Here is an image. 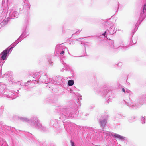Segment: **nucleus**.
Instances as JSON below:
<instances>
[{
    "mask_svg": "<svg viewBox=\"0 0 146 146\" xmlns=\"http://www.w3.org/2000/svg\"><path fill=\"white\" fill-rule=\"evenodd\" d=\"M19 119L21 121L24 122H27L30 123L31 125L33 127L37 128L40 130L44 131L45 128L42 126L40 123V121L38 119V118L36 116H33L31 120L25 117H19Z\"/></svg>",
    "mask_w": 146,
    "mask_h": 146,
    "instance_id": "nucleus-1",
    "label": "nucleus"
},
{
    "mask_svg": "<svg viewBox=\"0 0 146 146\" xmlns=\"http://www.w3.org/2000/svg\"><path fill=\"white\" fill-rule=\"evenodd\" d=\"M6 86L5 84L0 82V96L6 97L14 99L18 96V92L14 91L12 92L6 89Z\"/></svg>",
    "mask_w": 146,
    "mask_h": 146,
    "instance_id": "nucleus-2",
    "label": "nucleus"
},
{
    "mask_svg": "<svg viewBox=\"0 0 146 146\" xmlns=\"http://www.w3.org/2000/svg\"><path fill=\"white\" fill-rule=\"evenodd\" d=\"M123 101L126 103V105L131 108L136 109L140 107L141 105L143 104L144 101L146 102V94L140 96L136 101V102L134 103L132 102L126 103L125 100H123Z\"/></svg>",
    "mask_w": 146,
    "mask_h": 146,
    "instance_id": "nucleus-3",
    "label": "nucleus"
},
{
    "mask_svg": "<svg viewBox=\"0 0 146 146\" xmlns=\"http://www.w3.org/2000/svg\"><path fill=\"white\" fill-rule=\"evenodd\" d=\"M63 115L62 117L63 119L68 118V117H73L74 115L76 114H78V111L76 110H74L69 113V110L68 109H65L64 108H63Z\"/></svg>",
    "mask_w": 146,
    "mask_h": 146,
    "instance_id": "nucleus-4",
    "label": "nucleus"
},
{
    "mask_svg": "<svg viewBox=\"0 0 146 146\" xmlns=\"http://www.w3.org/2000/svg\"><path fill=\"white\" fill-rule=\"evenodd\" d=\"M114 42L112 40H110L109 42V46L113 49L115 50H125L129 46L132 45L131 42V40L130 41V42L129 44L127 45L123 44V46H120L117 47H115L114 45Z\"/></svg>",
    "mask_w": 146,
    "mask_h": 146,
    "instance_id": "nucleus-5",
    "label": "nucleus"
},
{
    "mask_svg": "<svg viewBox=\"0 0 146 146\" xmlns=\"http://www.w3.org/2000/svg\"><path fill=\"white\" fill-rule=\"evenodd\" d=\"M17 41V39L11 44V47L10 48H7L4 50L1 54H0V56L1 58L4 60L7 59V56L8 54L9 53L11 50L13 48L15 47L16 45L20 42H18Z\"/></svg>",
    "mask_w": 146,
    "mask_h": 146,
    "instance_id": "nucleus-6",
    "label": "nucleus"
},
{
    "mask_svg": "<svg viewBox=\"0 0 146 146\" xmlns=\"http://www.w3.org/2000/svg\"><path fill=\"white\" fill-rule=\"evenodd\" d=\"M33 77L34 78L32 80V81H28L27 82L24 83V85L25 86H28L30 84H33V83L37 84L39 82V80L40 77V75L39 73L36 72L35 73L33 74Z\"/></svg>",
    "mask_w": 146,
    "mask_h": 146,
    "instance_id": "nucleus-7",
    "label": "nucleus"
},
{
    "mask_svg": "<svg viewBox=\"0 0 146 146\" xmlns=\"http://www.w3.org/2000/svg\"><path fill=\"white\" fill-rule=\"evenodd\" d=\"M103 132H102V134H103L104 136L105 137H109L111 136V135H112L114 137L117 138L119 139L121 141H123L125 139V137L121 136L119 135L116 133L112 134L109 131H103Z\"/></svg>",
    "mask_w": 146,
    "mask_h": 146,
    "instance_id": "nucleus-8",
    "label": "nucleus"
},
{
    "mask_svg": "<svg viewBox=\"0 0 146 146\" xmlns=\"http://www.w3.org/2000/svg\"><path fill=\"white\" fill-rule=\"evenodd\" d=\"M16 9L15 7L10 9V10L8 11L7 14L9 13V17L12 18H17L18 17V14L16 11Z\"/></svg>",
    "mask_w": 146,
    "mask_h": 146,
    "instance_id": "nucleus-9",
    "label": "nucleus"
},
{
    "mask_svg": "<svg viewBox=\"0 0 146 146\" xmlns=\"http://www.w3.org/2000/svg\"><path fill=\"white\" fill-rule=\"evenodd\" d=\"M26 26H25L22 30V33L20 36L17 39V41L18 42H21L24 38L27 37L29 35V33L26 30Z\"/></svg>",
    "mask_w": 146,
    "mask_h": 146,
    "instance_id": "nucleus-10",
    "label": "nucleus"
},
{
    "mask_svg": "<svg viewBox=\"0 0 146 146\" xmlns=\"http://www.w3.org/2000/svg\"><path fill=\"white\" fill-rule=\"evenodd\" d=\"M115 27L113 25H111L110 26V28L108 31V34H107V31H106L104 33L102 34V35L105 37H106L108 39L107 37V35H108V34L110 35H113L116 32V30L115 29Z\"/></svg>",
    "mask_w": 146,
    "mask_h": 146,
    "instance_id": "nucleus-11",
    "label": "nucleus"
},
{
    "mask_svg": "<svg viewBox=\"0 0 146 146\" xmlns=\"http://www.w3.org/2000/svg\"><path fill=\"white\" fill-rule=\"evenodd\" d=\"M67 48L64 46L63 45V44H58L56 46L55 51L56 53H58L59 52L63 50L67 49Z\"/></svg>",
    "mask_w": 146,
    "mask_h": 146,
    "instance_id": "nucleus-12",
    "label": "nucleus"
},
{
    "mask_svg": "<svg viewBox=\"0 0 146 146\" xmlns=\"http://www.w3.org/2000/svg\"><path fill=\"white\" fill-rule=\"evenodd\" d=\"M44 78H45V79L44 80H43L42 81V83H44L45 84H48V85H47V86L50 88V87L48 86L51 84L53 83V82H52V78H50L48 79L47 76H44Z\"/></svg>",
    "mask_w": 146,
    "mask_h": 146,
    "instance_id": "nucleus-13",
    "label": "nucleus"
},
{
    "mask_svg": "<svg viewBox=\"0 0 146 146\" xmlns=\"http://www.w3.org/2000/svg\"><path fill=\"white\" fill-rule=\"evenodd\" d=\"M24 4L23 7L26 9H29L30 7V4L28 0H23Z\"/></svg>",
    "mask_w": 146,
    "mask_h": 146,
    "instance_id": "nucleus-14",
    "label": "nucleus"
},
{
    "mask_svg": "<svg viewBox=\"0 0 146 146\" xmlns=\"http://www.w3.org/2000/svg\"><path fill=\"white\" fill-rule=\"evenodd\" d=\"M63 66L65 68L66 71H69L70 69V67L66 63H65L62 60H60Z\"/></svg>",
    "mask_w": 146,
    "mask_h": 146,
    "instance_id": "nucleus-15",
    "label": "nucleus"
},
{
    "mask_svg": "<svg viewBox=\"0 0 146 146\" xmlns=\"http://www.w3.org/2000/svg\"><path fill=\"white\" fill-rule=\"evenodd\" d=\"M106 119H104L102 120L101 119L100 120V123L102 128H103L105 127L106 123Z\"/></svg>",
    "mask_w": 146,
    "mask_h": 146,
    "instance_id": "nucleus-16",
    "label": "nucleus"
},
{
    "mask_svg": "<svg viewBox=\"0 0 146 146\" xmlns=\"http://www.w3.org/2000/svg\"><path fill=\"white\" fill-rule=\"evenodd\" d=\"M122 91L123 92L125 93H127L129 94V98H130V96L131 95L133 94V93L131 91L125 88V89L122 88Z\"/></svg>",
    "mask_w": 146,
    "mask_h": 146,
    "instance_id": "nucleus-17",
    "label": "nucleus"
},
{
    "mask_svg": "<svg viewBox=\"0 0 146 146\" xmlns=\"http://www.w3.org/2000/svg\"><path fill=\"white\" fill-rule=\"evenodd\" d=\"M8 19H4L3 21L0 24V28L2 26H3L7 24L8 22Z\"/></svg>",
    "mask_w": 146,
    "mask_h": 146,
    "instance_id": "nucleus-18",
    "label": "nucleus"
},
{
    "mask_svg": "<svg viewBox=\"0 0 146 146\" xmlns=\"http://www.w3.org/2000/svg\"><path fill=\"white\" fill-rule=\"evenodd\" d=\"M145 116H142L141 118V122L142 124H145Z\"/></svg>",
    "mask_w": 146,
    "mask_h": 146,
    "instance_id": "nucleus-19",
    "label": "nucleus"
},
{
    "mask_svg": "<svg viewBox=\"0 0 146 146\" xmlns=\"http://www.w3.org/2000/svg\"><path fill=\"white\" fill-rule=\"evenodd\" d=\"M74 83V82L73 80H70L68 82V84L69 86H72Z\"/></svg>",
    "mask_w": 146,
    "mask_h": 146,
    "instance_id": "nucleus-20",
    "label": "nucleus"
},
{
    "mask_svg": "<svg viewBox=\"0 0 146 146\" xmlns=\"http://www.w3.org/2000/svg\"><path fill=\"white\" fill-rule=\"evenodd\" d=\"M136 118L134 116L129 119L128 121L130 122H132L134 121Z\"/></svg>",
    "mask_w": 146,
    "mask_h": 146,
    "instance_id": "nucleus-21",
    "label": "nucleus"
},
{
    "mask_svg": "<svg viewBox=\"0 0 146 146\" xmlns=\"http://www.w3.org/2000/svg\"><path fill=\"white\" fill-rule=\"evenodd\" d=\"M3 127L4 128V129H5L6 131H9L11 130V127L10 126L4 125Z\"/></svg>",
    "mask_w": 146,
    "mask_h": 146,
    "instance_id": "nucleus-22",
    "label": "nucleus"
},
{
    "mask_svg": "<svg viewBox=\"0 0 146 146\" xmlns=\"http://www.w3.org/2000/svg\"><path fill=\"white\" fill-rule=\"evenodd\" d=\"M65 50H63L61 51H60V52H59L58 53H59L60 55L61 56H63L64 54Z\"/></svg>",
    "mask_w": 146,
    "mask_h": 146,
    "instance_id": "nucleus-23",
    "label": "nucleus"
},
{
    "mask_svg": "<svg viewBox=\"0 0 146 146\" xmlns=\"http://www.w3.org/2000/svg\"><path fill=\"white\" fill-rule=\"evenodd\" d=\"M81 31V30H80V29L78 30L75 33H74L72 35V36L74 35H75L76 34H79L80 33V32Z\"/></svg>",
    "mask_w": 146,
    "mask_h": 146,
    "instance_id": "nucleus-24",
    "label": "nucleus"
},
{
    "mask_svg": "<svg viewBox=\"0 0 146 146\" xmlns=\"http://www.w3.org/2000/svg\"><path fill=\"white\" fill-rule=\"evenodd\" d=\"M83 39V38H80L78 39H76L75 40L76 41H80L81 42H82V40ZM82 43H81V44H82Z\"/></svg>",
    "mask_w": 146,
    "mask_h": 146,
    "instance_id": "nucleus-25",
    "label": "nucleus"
},
{
    "mask_svg": "<svg viewBox=\"0 0 146 146\" xmlns=\"http://www.w3.org/2000/svg\"><path fill=\"white\" fill-rule=\"evenodd\" d=\"M103 92H104V94H106L108 92V90L107 89H105L103 90Z\"/></svg>",
    "mask_w": 146,
    "mask_h": 146,
    "instance_id": "nucleus-26",
    "label": "nucleus"
},
{
    "mask_svg": "<svg viewBox=\"0 0 146 146\" xmlns=\"http://www.w3.org/2000/svg\"><path fill=\"white\" fill-rule=\"evenodd\" d=\"M16 84L18 85H22L23 84L22 82L21 81H18L17 83Z\"/></svg>",
    "mask_w": 146,
    "mask_h": 146,
    "instance_id": "nucleus-27",
    "label": "nucleus"
},
{
    "mask_svg": "<svg viewBox=\"0 0 146 146\" xmlns=\"http://www.w3.org/2000/svg\"><path fill=\"white\" fill-rule=\"evenodd\" d=\"M132 42L133 44H135L137 42V40L136 39L133 40H132Z\"/></svg>",
    "mask_w": 146,
    "mask_h": 146,
    "instance_id": "nucleus-28",
    "label": "nucleus"
},
{
    "mask_svg": "<svg viewBox=\"0 0 146 146\" xmlns=\"http://www.w3.org/2000/svg\"><path fill=\"white\" fill-rule=\"evenodd\" d=\"M137 24L135 25L136 27L134 29V32H135V31H136L137 30V29H138V27H137Z\"/></svg>",
    "mask_w": 146,
    "mask_h": 146,
    "instance_id": "nucleus-29",
    "label": "nucleus"
},
{
    "mask_svg": "<svg viewBox=\"0 0 146 146\" xmlns=\"http://www.w3.org/2000/svg\"><path fill=\"white\" fill-rule=\"evenodd\" d=\"M71 145L72 146H75L74 143L72 141H71Z\"/></svg>",
    "mask_w": 146,
    "mask_h": 146,
    "instance_id": "nucleus-30",
    "label": "nucleus"
},
{
    "mask_svg": "<svg viewBox=\"0 0 146 146\" xmlns=\"http://www.w3.org/2000/svg\"><path fill=\"white\" fill-rule=\"evenodd\" d=\"M65 70V68L64 67V68L62 69H60V71L61 72H63L64 70Z\"/></svg>",
    "mask_w": 146,
    "mask_h": 146,
    "instance_id": "nucleus-31",
    "label": "nucleus"
},
{
    "mask_svg": "<svg viewBox=\"0 0 146 146\" xmlns=\"http://www.w3.org/2000/svg\"><path fill=\"white\" fill-rule=\"evenodd\" d=\"M118 117L119 118H121V117H123V115L122 114L119 115Z\"/></svg>",
    "mask_w": 146,
    "mask_h": 146,
    "instance_id": "nucleus-32",
    "label": "nucleus"
},
{
    "mask_svg": "<svg viewBox=\"0 0 146 146\" xmlns=\"http://www.w3.org/2000/svg\"><path fill=\"white\" fill-rule=\"evenodd\" d=\"M118 66H120L122 65V63L121 62H119L118 64Z\"/></svg>",
    "mask_w": 146,
    "mask_h": 146,
    "instance_id": "nucleus-33",
    "label": "nucleus"
},
{
    "mask_svg": "<svg viewBox=\"0 0 146 146\" xmlns=\"http://www.w3.org/2000/svg\"><path fill=\"white\" fill-rule=\"evenodd\" d=\"M53 63L52 62H51V61H49V63L50 64L51 66H52V64Z\"/></svg>",
    "mask_w": 146,
    "mask_h": 146,
    "instance_id": "nucleus-34",
    "label": "nucleus"
},
{
    "mask_svg": "<svg viewBox=\"0 0 146 146\" xmlns=\"http://www.w3.org/2000/svg\"><path fill=\"white\" fill-rule=\"evenodd\" d=\"M74 44V42H73V41L71 42H70V44Z\"/></svg>",
    "mask_w": 146,
    "mask_h": 146,
    "instance_id": "nucleus-35",
    "label": "nucleus"
},
{
    "mask_svg": "<svg viewBox=\"0 0 146 146\" xmlns=\"http://www.w3.org/2000/svg\"><path fill=\"white\" fill-rule=\"evenodd\" d=\"M10 77V78H11V80H12V78H13V77H12V76L11 75L10 76H8V77Z\"/></svg>",
    "mask_w": 146,
    "mask_h": 146,
    "instance_id": "nucleus-36",
    "label": "nucleus"
},
{
    "mask_svg": "<svg viewBox=\"0 0 146 146\" xmlns=\"http://www.w3.org/2000/svg\"><path fill=\"white\" fill-rule=\"evenodd\" d=\"M79 96H80V98H78V99L79 100H80L81 99V98H80L81 97V96L80 95H79Z\"/></svg>",
    "mask_w": 146,
    "mask_h": 146,
    "instance_id": "nucleus-37",
    "label": "nucleus"
},
{
    "mask_svg": "<svg viewBox=\"0 0 146 146\" xmlns=\"http://www.w3.org/2000/svg\"><path fill=\"white\" fill-rule=\"evenodd\" d=\"M28 22V19H27V21L26 22V24L27 25Z\"/></svg>",
    "mask_w": 146,
    "mask_h": 146,
    "instance_id": "nucleus-38",
    "label": "nucleus"
},
{
    "mask_svg": "<svg viewBox=\"0 0 146 146\" xmlns=\"http://www.w3.org/2000/svg\"><path fill=\"white\" fill-rule=\"evenodd\" d=\"M4 145H6V143H4Z\"/></svg>",
    "mask_w": 146,
    "mask_h": 146,
    "instance_id": "nucleus-39",
    "label": "nucleus"
},
{
    "mask_svg": "<svg viewBox=\"0 0 146 146\" xmlns=\"http://www.w3.org/2000/svg\"><path fill=\"white\" fill-rule=\"evenodd\" d=\"M3 0L2 3V5H3Z\"/></svg>",
    "mask_w": 146,
    "mask_h": 146,
    "instance_id": "nucleus-40",
    "label": "nucleus"
},
{
    "mask_svg": "<svg viewBox=\"0 0 146 146\" xmlns=\"http://www.w3.org/2000/svg\"><path fill=\"white\" fill-rule=\"evenodd\" d=\"M84 47L85 48H86V44H85V45H84Z\"/></svg>",
    "mask_w": 146,
    "mask_h": 146,
    "instance_id": "nucleus-41",
    "label": "nucleus"
},
{
    "mask_svg": "<svg viewBox=\"0 0 146 146\" xmlns=\"http://www.w3.org/2000/svg\"><path fill=\"white\" fill-rule=\"evenodd\" d=\"M65 124H64V127H65Z\"/></svg>",
    "mask_w": 146,
    "mask_h": 146,
    "instance_id": "nucleus-42",
    "label": "nucleus"
},
{
    "mask_svg": "<svg viewBox=\"0 0 146 146\" xmlns=\"http://www.w3.org/2000/svg\"><path fill=\"white\" fill-rule=\"evenodd\" d=\"M119 146H121V145H119Z\"/></svg>",
    "mask_w": 146,
    "mask_h": 146,
    "instance_id": "nucleus-43",
    "label": "nucleus"
},
{
    "mask_svg": "<svg viewBox=\"0 0 146 146\" xmlns=\"http://www.w3.org/2000/svg\"><path fill=\"white\" fill-rule=\"evenodd\" d=\"M2 146H3V145H2Z\"/></svg>",
    "mask_w": 146,
    "mask_h": 146,
    "instance_id": "nucleus-44",
    "label": "nucleus"
}]
</instances>
